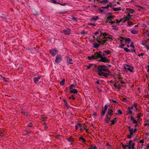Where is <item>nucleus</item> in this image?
Segmentation results:
<instances>
[{
	"instance_id": "1",
	"label": "nucleus",
	"mask_w": 149,
	"mask_h": 149,
	"mask_svg": "<svg viewBox=\"0 0 149 149\" xmlns=\"http://www.w3.org/2000/svg\"><path fill=\"white\" fill-rule=\"evenodd\" d=\"M95 36H93L95 40L100 42L105 43L108 37L107 35L105 33H102L100 31H97L95 33Z\"/></svg>"
},
{
	"instance_id": "2",
	"label": "nucleus",
	"mask_w": 149,
	"mask_h": 149,
	"mask_svg": "<svg viewBox=\"0 0 149 149\" xmlns=\"http://www.w3.org/2000/svg\"><path fill=\"white\" fill-rule=\"evenodd\" d=\"M101 56V54L98 53L95 54L92 56H88V58L89 60L92 59H94L100 57Z\"/></svg>"
},
{
	"instance_id": "3",
	"label": "nucleus",
	"mask_w": 149,
	"mask_h": 149,
	"mask_svg": "<svg viewBox=\"0 0 149 149\" xmlns=\"http://www.w3.org/2000/svg\"><path fill=\"white\" fill-rule=\"evenodd\" d=\"M134 68L133 67L130 66L127 64H125L124 65V69L127 71H129L132 72L133 71Z\"/></svg>"
},
{
	"instance_id": "4",
	"label": "nucleus",
	"mask_w": 149,
	"mask_h": 149,
	"mask_svg": "<svg viewBox=\"0 0 149 149\" xmlns=\"http://www.w3.org/2000/svg\"><path fill=\"white\" fill-rule=\"evenodd\" d=\"M132 15H131L129 14H128L126 16H125L124 17L121 19V21L123 22L124 23L126 21L132 19Z\"/></svg>"
},
{
	"instance_id": "5",
	"label": "nucleus",
	"mask_w": 149,
	"mask_h": 149,
	"mask_svg": "<svg viewBox=\"0 0 149 149\" xmlns=\"http://www.w3.org/2000/svg\"><path fill=\"white\" fill-rule=\"evenodd\" d=\"M106 67L104 65H100L98 67V69L99 72H107L110 73V71L109 70L105 68Z\"/></svg>"
},
{
	"instance_id": "6",
	"label": "nucleus",
	"mask_w": 149,
	"mask_h": 149,
	"mask_svg": "<svg viewBox=\"0 0 149 149\" xmlns=\"http://www.w3.org/2000/svg\"><path fill=\"white\" fill-rule=\"evenodd\" d=\"M99 58H100V59H99L98 61L100 62L107 63L109 62V60L107 59V58L102 56H101Z\"/></svg>"
},
{
	"instance_id": "7",
	"label": "nucleus",
	"mask_w": 149,
	"mask_h": 149,
	"mask_svg": "<svg viewBox=\"0 0 149 149\" xmlns=\"http://www.w3.org/2000/svg\"><path fill=\"white\" fill-rule=\"evenodd\" d=\"M55 61L56 63L58 64L62 60V57L60 54L57 55L56 57Z\"/></svg>"
},
{
	"instance_id": "8",
	"label": "nucleus",
	"mask_w": 149,
	"mask_h": 149,
	"mask_svg": "<svg viewBox=\"0 0 149 149\" xmlns=\"http://www.w3.org/2000/svg\"><path fill=\"white\" fill-rule=\"evenodd\" d=\"M125 38H123V37H120L118 39V40L120 42V43L123 46H125V44L124 43L125 42Z\"/></svg>"
},
{
	"instance_id": "9",
	"label": "nucleus",
	"mask_w": 149,
	"mask_h": 149,
	"mask_svg": "<svg viewBox=\"0 0 149 149\" xmlns=\"http://www.w3.org/2000/svg\"><path fill=\"white\" fill-rule=\"evenodd\" d=\"M64 34L69 35L71 33V29L69 28H67L64 30L62 32Z\"/></svg>"
},
{
	"instance_id": "10",
	"label": "nucleus",
	"mask_w": 149,
	"mask_h": 149,
	"mask_svg": "<svg viewBox=\"0 0 149 149\" xmlns=\"http://www.w3.org/2000/svg\"><path fill=\"white\" fill-rule=\"evenodd\" d=\"M135 12V11L134 10L130 8H127L126 9L125 12L127 13V14H133Z\"/></svg>"
},
{
	"instance_id": "11",
	"label": "nucleus",
	"mask_w": 149,
	"mask_h": 149,
	"mask_svg": "<svg viewBox=\"0 0 149 149\" xmlns=\"http://www.w3.org/2000/svg\"><path fill=\"white\" fill-rule=\"evenodd\" d=\"M57 52L58 51L56 49H53L49 50V52L53 56H54L56 55Z\"/></svg>"
},
{
	"instance_id": "12",
	"label": "nucleus",
	"mask_w": 149,
	"mask_h": 149,
	"mask_svg": "<svg viewBox=\"0 0 149 149\" xmlns=\"http://www.w3.org/2000/svg\"><path fill=\"white\" fill-rule=\"evenodd\" d=\"M75 129L76 130H78L79 129L81 131L84 130L82 128V126L81 124L78 123H77L75 126Z\"/></svg>"
},
{
	"instance_id": "13",
	"label": "nucleus",
	"mask_w": 149,
	"mask_h": 149,
	"mask_svg": "<svg viewBox=\"0 0 149 149\" xmlns=\"http://www.w3.org/2000/svg\"><path fill=\"white\" fill-rule=\"evenodd\" d=\"M98 75L100 76H103L106 78H107L109 75L108 74L106 73L103 72H99L98 73Z\"/></svg>"
},
{
	"instance_id": "14",
	"label": "nucleus",
	"mask_w": 149,
	"mask_h": 149,
	"mask_svg": "<svg viewBox=\"0 0 149 149\" xmlns=\"http://www.w3.org/2000/svg\"><path fill=\"white\" fill-rule=\"evenodd\" d=\"M98 43L96 42H95L93 43V45H94V47L95 48H98L99 45H100V44H101L102 45H103L105 43H102V42H97Z\"/></svg>"
},
{
	"instance_id": "15",
	"label": "nucleus",
	"mask_w": 149,
	"mask_h": 149,
	"mask_svg": "<svg viewBox=\"0 0 149 149\" xmlns=\"http://www.w3.org/2000/svg\"><path fill=\"white\" fill-rule=\"evenodd\" d=\"M41 77V76L39 75L37 77H34L33 79L34 82L35 83H37Z\"/></svg>"
},
{
	"instance_id": "16",
	"label": "nucleus",
	"mask_w": 149,
	"mask_h": 149,
	"mask_svg": "<svg viewBox=\"0 0 149 149\" xmlns=\"http://www.w3.org/2000/svg\"><path fill=\"white\" fill-rule=\"evenodd\" d=\"M130 120L133 123V124H137V121L135 120L134 118L132 115L130 117Z\"/></svg>"
},
{
	"instance_id": "17",
	"label": "nucleus",
	"mask_w": 149,
	"mask_h": 149,
	"mask_svg": "<svg viewBox=\"0 0 149 149\" xmlns=\"http://www.w3.org/2000/svg\"><path fill=\"white\" fill-rule=\"evenodd\" d=\"M114 86L115 87L117 88L118 90H119L120 88V85L118 82H117L115 83L114 84Z\"/></svg>"
},
{
	"instance_id": "18",
	"label": "nucleus",
	"mask_w": 149,
	"mask_h": 149,
	"mask_svg": "<svg viewBox=\"0 0 149 149\" xmlns=\"http://www.w3.org/2000/svg\"><path fill=\"white\" fill-rule=\"evenodd\" d=\"M98 19L99 17L98 16H95L91 19V22L97 20Z\"/></svg>"
},
{
	"instance_id": "19",
	"label": "nucleus",
	"mask_w": 149,
	"mask_h": 149,
	"mask_svg": "<svg viewBox=\"0 0 149 149\" xmlns=\"http://www.w3.org/2000/svg\"><path fill=\"white\" fill-rule=\"evenodd\" d=\"M131 41V40L129 38H125V44H129Z\"/></svg>"
},
{
	"instance_id": "20",
	"label": "nucleus",
	"mask_w": 149,
	"mask_h": 149,
	"mask_svg": "<svg viewBox=\"0 0 149 149\" xmlns=\"http://www.w3.org/2000/svg\"><path fill=\"white\" fill-rule=\"evenodd\" d=\"M67 58V63L69 64H72L73 63L72 59L68 57Z\"/></svg>"
},
{
	"instance_id": "21",
	"label": "nucleus",
	"mask_w": 149,
	"mask_h": 149,
	"mask_svg": "<svg viewBox=\"0 0 149 149\" xmlns=\"http://www.w3.org/2000/svg\"><path fill=\"white\" fill-rule=\"evenodd\" d=\"M129 131L130 132V134L131 135H133L134 133L133 131V129L131 128L130 126L129 127Z\"/></svg>"
},
{
	"instance_id": "22",
	"label": "nucleus",
	"mask_w": 149,
	"mask_h": 149,
	"mask_svg": "<svg viewBox=\"0 0 149 149\" xmlns=\"http://www.w3.org/2000/svg\"><path fill=\"white\" fill-rule=\"evenodd\" d=\"M133 106L135 108V109L134 110L135 111H139L138 109V104L135 103H133Z\"/></svg>"
},
{
	"instance_id": "23",
	"label": "nucleus",
	"mask_w": 149,
	"mask_h": 149,
	"mask_svg": "<svg viewBox=\"0 0 149 149\" xmlns=\"http://www.w3.org/2000/svg\"><path fill=\"white\" fill-rule=\"evenodd\" d=\"M70 92L71 93L76 94L78 92V91L77 89H74L71 90Z\"/></svg>"
},
{
	"instance_id": "24",
	"label": "nucleus",
	"mask_w": 149,
	"mask_h": 149,
	"mask_svg": "<svg viewBox=\"0 0 149 149\" xmlns=\"http://www.w3.org/2000/svg\"><path fill=\"white\" fill-rule=\"evenodd\" d=\"M107 19L108 20L111 21L113 19V17L111 15H109V16L108 15H107Z\"/></svg>"
},
{
	"instance_id": "25",
	"label": "nucleus",
	"mask_w": 149,
	"mask_h": 149,
	"mask_svg": "<svg viewBox=\"0 0 149 149\" xmlns=\"http://www.w3.org/2000/svg\"><path fill=\"white\" fill-rule=\"evenodd\" d=\"M111 125H114L117 122V120L116 118H115L113 119L111 121Z\"/></svg>"
},
{
	"instance_id": "26",
	"label": "nucleus",
	"mask_w": 149,
	"mask_h": 149,
	"mask_svg": "<svg viewBox=\"0 0 149 149\" xmlns=\"http://www.w3.org/2000/svg\"><path fill=\"white\" fill-rule=\"evenodd\" d=\"M110 119V118L106 114V118L105 119V121L107 123L109 122Z\"/></svg>"
},
{
	"instance_id": "27",
	"label": "nucleus",
	"mask_w": 149,
	"mask_h": 149,
	"mask_svg": "<svg viewBox=\"0 0 149 149\" xmlns=\"http://www.w3.org/2000/svg\"><path fill=\"white\" fill-rule=\"evenodd\" d=\"M113 111L111 109H109L108 110L107 114L109 115H111L113 114Z\"/></svg>"
},
{
	"instance_id": "28",
	"label": "nucleus",
	"mask_w": 149,
	"mask_h": 149,
	"mask_svg": "<svg viewBox=\"0 0 149 149\" xmlns=\"http://www.w3.org/2000/svg\"><path fill=\"white\" fill-rule=\"evenodd\" d=\"M21 113L26 117L28 116V113L26 111L24 110H22L21 111Z\"/></svg>"
},
{
	"instance_id": "29",
	"label": "nucleus",
	"mask_w": 149,
	"mask_h": 149,
	"mask_svg": "<svg viewBox=\"0 0 149 149\" xmlns=\"http://www.w3.org/2000/svg\"><path fill=\"white\" fill-rule=\"evenodd\" d=\"M130 32L133 34H136L138 33V31L137 30L133 29Z\"/></svg>"
},
{
	"instance_id": "30",
	"label": "nucleus",
	"mask_w": 149,
	"mask_h": 149,
	"mask_svg": "<svg viewBox=\"0 0 149 149\" xmlns=\"http://www.w3.org/2000/svg\"><path fill=\"white\" fill-rule=\"evenodd\" d=\"M128 112L127 115H128L130 114H132V110L130 109V107H128L127 108Z\"/></svg>"
},
{
	"instance_id": "31",
	"label": "nucleus",
	"mask_w": 149,
	"mask_h": 149,
	"mask_svg": "<svg viewBox=\"0 0 149 149\" xmlns=\"http://www.w3.org/2000/svg\"><path fill=\"white\" fill-rule=\"evenodd\" d=\"M67 140L68 142L72 143L74 141V139L72 138L71 137H70L67 138Z\"/></svg>"
},
{
	"instance_id": "32",
	"label": "nucleus",
	"mask_w": 149,
	"mask_h": 149,
	"mask_svg": "<svg viewBox=\"0 0 149 149\" xmlns=\"http://www.w3.org/2000/svg\"><path fill=\"white\" fill-rule=\"evenodd\" d=\"M113 10L114 11H118L121 10V9L120 7H116L113 8Z\"/></svg>"
},
{
	"instance_id": "33",
	"label": "nucleus",
	"mask_w": 149,
	"mask_h": 149,
	"mask_svg": "<svg viewBox=\"0 0 149 149\" xmlns=\"http://www.w3.org/2000/svg\"><path fill=\"white\" fill-rule=\"evenodd\" d=\"M131 141H130L129 142L128 145H127V147L129 149H131L132 148L131 146Z\"/></svg>"
},
{
	"instance_id": "34",
	"label": "nucleus",
	"mask_w": 149,
	"mask_h": 149,
	"mask_svg": "<svg viewBox=\"0 0 149 149\" xmlns=\"http://www.w3.org/2000/svg\"><path fill=\"white\" fill-rule=\"evenodd\" d=\"M98 10L100 13H102L104 11V10L103 8H102V6L101 7H99L98 8Z\"/></svg>"
},
{
	"instance_id": "35",
	"label": "nucleus",
	"mask_w": 149,
	"mask_h": 149,
	"mask_svg": "<svg viewBox=\"0 0 149 149\" xmlns=\"http://www.w3.org/2000/svg\"><path fill=\"white\" fill-rule=\"evenodd\" d=\"M63 101L65 103V106L67 108H69L70 107V106L69 105L68 103L65 100H64Z\"/></svg>"
},
{
	"instance_id": "36",
	"label": "nucleus",
	"mask_w": 149,
	"mask_h": 149,
	"mask_svg": "<svg viewBox=\"0 0 149 149\" xmlns=\"http://www.w3.org/2000/svg\"><path fill=\"white\" fill-rule=\"evenodd\" d=\"M79 138V140H81L83 143H85L86 142V140L82 136H80Z\"/></svg>"
},
{
	"instance_id": "37",
	"label": "nucleus",
	"mask_w": 149,
	"mask_h": 149,
	"mask_svg": "<svg viewBox=\"0 0 149 149\" xmlns=\"http://www.w3.org/2000/svg\"><path fill=\"white\" fill-rule=\"evenodd\" d=\"M104 52L107 55H108V54H111V52L109 50H105V51H104Z\"/></svg>"
},
{
	"instance_id": "38",
	"label": "nucleus",
	"mask_w": 149,
	"mask_h": 149,
	"mask_svg": "<svg viewBox=\"0 0 149 149\" xmlns=\"http://www.w3.org/2000/svg\"><path fill=\"white\" fill-rule=\"evenodd\" d=\"M102 3H108L109 2L108 0H102L100 1Z\"/></svg>"
},
{
	"instance_id": "39",
	"label": "nucleus",
	"mask_w": 149,
	"mask_h": 149,
	"mask_svg": "<svg viewBox=\"0 0 149 149\" xmlns=\"http://www.w3.org/2000/svg\"><path fill=\"white\" fill-rule=\"evenodd\" d=\"M65 82V79H63V80L61 81L60 83V85L63 86Z\"/></svg>"
},
{
	"instance_id": "40",
	"label": "nucleus",
	"mask_w": 149,
	"mask_h": 149,
	"mask_svg": "<svg viewBox=\"0 0 149 149\" xmlns=\"http://www.w3.org/2000/svg\"><path fill=\"white\" fill-rule=\"evenodd\" d=\"M124 50L127 52H130V50L126 47H124L123 48Z\"/></svg>"
},
{
	"instance_id": "41",
	"label": "nucleus",
	"mask_w": 149,
	"mask_h": 149,
	"mask_svg": "<svg viewBox=\"0 0 149 149\" xmlns=\"http://www.w3.org/2000/svg\"><path fill=\"white\" fill-rule=\"evenodd\" d=\"M96 147L95 146L92 145L89 148V149H96Z\"/></svg>"
},
{
	"instance_id": "42",
	"label": "nucleus",
	"mask_w": 149,
	"mask_h": 149,
	"mask_svg": "<svg viewBox=\"0 0 149 149\" xmlns=\"http://www.w3.org/2000/svg\"><path fill=\"white\" fill-rule=\"evenodd\" d=\"M143 116V114L141 113H139L137 116V117L138 118H139L141 117H142Z\"/></svg>"
},
{
	"instance_id": "43",
	"label": "nucleus",
	"mask_w": 149,
	"mask_h": 149,
	"mask_svg": "<svg viewBox=\"0 0 149 149\" xmlns=\"http://www.w3.org/2000/svg\"><path fill=\"white\" fill-rule=\"evenodd\" d=\"M134 24V23L132 22L131 21H129L128 22V24L129 26H131L133 25Z\"/></svg>"
},
{
	"instance_id": "44",
	"label": "nucleus",
	"mask_w": 149,
	"mask_h": 149,
	"mask_svg": "<svg viewBox=\"0 0 149 149\" xmlns=\"http://www.w3.org/2000/svg\"><path fill=\"white\" fill-rule=\"evenodd\" d=\"M106 111H104L103 110H102V111L101 113V115L102 116H103L104 115Z\"/></svg>"
},
{
	"instance_id": "45",
	"label": "nucleus",
	"mask_w": 149,
	"mask_h": 149,
	"mask_svg": "<svg viewBox=\"0 0 149 149\" xmlns=\"http://www.w3.org/2000/svg\"><path fill=\"white\" fill-rule=\"evenodd\" d=\"M130 43H131V44H130V47H132L133 49H134V44L133 42H131Z\"/></svg>"
},
{
	"instance_id": "46",
	"label": "nucleus",
	"mask_w": 149,
	"mask_h": 149,
	"mask_svg": "<svg viewBox=\"0 0 149 149\" xmlns=\"http://www.w3.org/2000/svg\"><path fill=\"white\" fill-rule=\"evenodd\" d=\"M109 5H107L106 6H102V8H103V9H108V8H109Z\"/></svg>"
},
{
	"instance_id": "47",
	"label": "nucleus",
	"mask_w": 149,
	"mask_h": 149,
	"mask_svg": "<svg viewBox=\"0 0 149 149\" xmlns=\"http://www.w3.org/2000/svg\"><path fill=\"white\" fill-rule=\"evenodd\" d=\"M75 87V86L74 84H71L69 87V89H71Z\"/></svg>"
},
{
	"instance_id": "48",
	"label": "nucleus",
	"mask_w": 149,
	"mask_h": 149,
	"mask_svg": "<svg viewBox=\"0 0 149 149\" xmlns=\"http://www.w3.org/2000/svg\"><path fill=\"white\" fill-rule=\"evenodd\" d=\"M41 118L42 119V120L43 121H44L45 120V119L46 118V117L45 116H42Z\"/></svg>"
},
{
	"instance_id": "49",
	"label": "nucleus",
	"mask_w": 149,
	"mask_h": 149,
	"mask_svg": "<svg viewBox=\"0 0 149 149\" xmlns=\"http://www.w3.org/2000/svg\"><path fill=\"white\" fill-rule=\"evenodd\" d=\"M5 135V134L2 131H0V136H3Z\"/></svg>"
},
{
	"instance_id": "50",
	"label": "nucleus",
	"mask_w": 149,
	"mask_h": 149,
	"mask_svg": "<svg viewBox=\"0 0 149 149\" xmlns=\"http://www.w3.org/2000/svg\"><path fill=\"white\" fill-rule=\"evenodd\" d=\"M114 80H111L110 81V83H113L114 82L116 81V78L115 77H114Z\"/></svg>"
},
{
	"instance_id": "51",
	"label": "nucleus",
	"mask_w": 149,
	"mask_h": 149,
	"mask_svg": "<svg viewBox=\"0 0 149 149\" xmlns=\"http://www.w3.org/2000/svg\"><path fill=\"white\" fill-rule=\"evenodd\" d=\"M69 98L70 99H72L73 100H74L75 99L73 95H72L71 96H69Z\"/></svg>"
},
{
	"instance_id": "52",
	"label": "nucleus",
	"mask_w": 149,
	"mask_h": 149,
	"mask_svg": "<svg viewBox=\"0 0 149 149\" xmlns=\"http://www.w3.org/2000/svg\"><path fill=\"white\" fill-rule=\"evenodd\" d=\"M88 25L91 26H96V25L95 23H88Z\"/></svg>"
},
{
	"instance_id": "53",
	"label": "nucleus",
	"mask_w": 149,
	"mask_h": 149,
	"mask_svg": "<svg viewBox=\"0 0 149 149\" xmlns=\"http://www.w3.org/2000/svg\"><path fill=\"white\" fill-rule=\"evenodd\" d=\"M93 65V64H89L88 66H87V69L88 70L90 69Z\"/></svg>"
},
{
	"instance_id": "54",
	"label": "nucleus",
	"mask_w": 149,
	"mask_h": 149,
	"mask_svg": "<svg viewBox=\"0 0 149 149\" xmlns=\"http://www.w3.org/2000/svg\"><path fill=\"white\" fill-rule=\"evenodd\" d=\"M108 106L106 104L105 105L104 109L103 110L106 111L107 110V109H108Z\"/></svg>"
},
{
	"instance_id": "55",
	"label": "nucleus",
	"mask_w": 149,
	"mask_h": 149,
	"mask_svg": "<svg viewBox=\"0 0 149 149\" xmlns=\"http://www.w3.org/2000/svg\"><path fill=\"white\" fill-rule=\"evenodd\" d=\"M145 97L147 98H149V93H147V94L145 95Z\"/></svg>"
},
{
	"instance_id": "56",
	"label": "nucleus",
	"mask_w": 149,
	"mask_h": 149,
	"mask_svg": "<svg viewBox=\"0 0 149 149\" xmlns=\"http://www.w3.org/2000/svg\"><path fill=\"white\" fill-rule=\"evenodd\" d=\"M147 123H145L144 124V126H147L148 125H149V120H148L146 121Z\"/></svg>"
},
{
	"instance_id": "57",
	"label": "nucleus",
	"mask_w": 149,
	"mask_h": 149,
	"mask_svg": "<svg viewBox=\"0 0 149 149\" xmlns=\"http://www.w3.org/2000/svg\"><path fill=\"white\" fill-rule=\"evenodd\" d=\"M135 145V143H133L132 144H131V146L132 148V149H134V146Z\"/></svg>"
},
{
	"instance_id": "58",
	"label": "nucleus",
	"mask_w": 149,
	"mask_h": 149,
	"mask_svg": "<svg viewBox=\"0 0 149 149\" xmlns=\"http://www.w3.org/2000/svg\"><path fill=\"white\" fill-rule=\"evenodd\" d=\"M106 146L108 147V148H111L112 147V146L109 144L108 143H107Z\"/></svg>"
},
{
	"instance_id": "59",
	"label": "nucleus",
	"mask_w": 149,
	"mask_h": 149,
	"mask_svg": "<svg viewBox=\"0 0 149 149\" xmlns=\"http://www.w3.org/2000/svg\"><path fill=\"white\" fill-rule=\"evenodd\" d=\"M117 111L118 112V113L120 115H121L122 113V112L121 111L120 109H119L117 110Z\"/></svg>"
},
{
	"instance_id": "60",
	"label": "nucleus",
	"mask_w": 149,
	"mask_h": 149,
	"mask_svg": "<svg viewBox=\"0 0 149 149\" xmlns=\"http://www.w3.org/2000/svg\"><path fill=\"white\" fill-rule=\"evenodd\" d=\"M117 77L120 80L122 79L123 78V77L120 75L119 74L118 75V76Z\"/></svg>"
},
{
	"instance_id": "61",
	"label": "nucleus",
	"mask_w": 149,
	"mask_h": 149,
	"mask_svg": "<svg viewBox=\"0 0 149 149\" xmlns=\"http://www.w3.org/2000/svg\"><path fill=\"white\" fill-rule=\"evenodd\" d=\"M58 4L60 5L61 6H65L66 5L67 3H59V4Z\"/></svg>"
},
{
	"instance_id": "62",
	"label": "nucleus",
	"mask_w": 149,
	"mask_h": 149,
	"mask_svg": "<svg viewBox=\"0 0 149 149\" xmlns=\"http://www.w3.org/2000/svg\"><path fill=\"white\" fill-rule=\"evenodd\" d=\"M113 29H114L117 30L118 29V28L115 26H112Z\"/></svg>"
},
{
	"instance_id": "63",
	"label": "nucleus",
	"mask_w": 149,
	"mask_h": 149,
	"mask_svg": "<svg viewBox=\"0 0 149 149\" xmlns=\"http://www.w3.org/2000/svg\"><path fill=\"white\" fill-rule=\"evenodd\" d=\"M132 135H131L130 134V135H127V138L128 139H130L131 138V136H132Z\"/></svg>"
},
{
	"instance_id": "64",
	"label": "nucleus",
	"mask_w": 149,
	"mask_h": 149,
	"mask_svg": "<svg viewBox=\"0 0 149 149\" xmlns=\"http://www.w3.org/2000/svg\"><path fill=\"white\" fill-rule=\"evenodd\" d=\"M144 54V53H141L140 54H139L138 55V56H139L140 57L141 56H143Z\"/></svg>"
}]
</instances>
